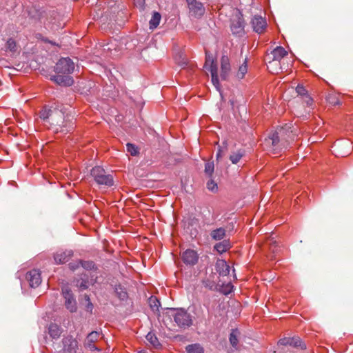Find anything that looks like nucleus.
Segmentation results:
<instances>
[{
  "label": "nucleus",
  "mask_w": 353,
  "mask_h": 353,
  "mask_svg": "<svg viewBox=\"0 0 353 353\" xmlns=\"http://www.w3.org/2000/svg\"><path fill=\"white\" fill-rule=\"evenodd\" d=\"M253 30L257 33H262L267 27V22L265 18L255 15L252 19Z\"/></svg>",
  "instance_id": "dca6fc26"
},
{
  "label": "nucleus",
  "mask_w": 353,
  "mask_h": 353,
  "mask_svg": "<svg viewBox=\"0 0 353 353\" xmlns=\"http://www.w3.org/2000/svg\"><path fill=\"white\" fill-rule=\"evenodd\" d=\"M210 236L212 239L219 241L223 239L225 236V230L223 228H219L211 232Z\"/></svg>",
  "instance_id": "5701e85b"
},
{
  "label": "nucleus",
  "mask_w": 353,
  "mask_h": 353,
  "mask_svg": "<svg viewBox=\"0 0 353 353\" xmlns=\"http://www.w3.org/2000/svg\"><path fill=\"white\" fill-rule=\"evenodd\" d=\"M63 350L68 353H76L78 349V342L72 336H68L63 339Z\"/></svg>",
  "instance_id": "2eb2a0df"
},
{
  "label": "nucleus",
  "mask_w": 353,
  "mask_h": 353,
  "mask_svg": "<svg viewBox=\"0 0 353 353\" xmlns=\"http://www.w3.org/2000/svg\"><path fill=\"white\" fill-rule=\"evenodd\" d=\"M149 305L153 312H159L161 307L159 300L154 296H152L148 299Z\"/></svg>",
  "instance_id": "bb28decb"
},
{
  "label": "nucleus",
  "mask_w": 353,
  "mask_h": 353,
  "mask_svg": "<svg viewBox=\"0 0 353 353\" xmlns=\"http://www.w3.org/2000/svg\"><path fill=\"white\" fill-rule=\"evenodd\" d=\"M223 150L221 149V148L220 146H219V148H218V151L216 152V159H219L220 158H221L222 155H223Z\"/></svg>",
  "instance_id": "49530a36"
},
{
  "label": "nucleus",
  "mask_w": 353,
  "mask_h": 353,
  "mask_svg": "<svg viewBox=\"0 0 353 353\" xmlns=\"http://www.w3.org/2000/svg\"><path fill=\"white\" fill-rule=\"evenodd\" d=\"M81 265L80 260L74 263H70L69 267L72 270H75Z\"/></svg>",
  "instance_id": "a19ab883"
},
{
  "label": "nucleus",
  "mask_w": 353,
  "mask_h": 353,
  "mask_svg": "<svg viewBox=\"0 0 353 353\" xmlns=\"http://www.w3.org/2000/svg\"><path fill=\"white\" fill-rule=\"evenodd\" d=\"M6 48L10 52H14L17 51V44L14 39H9L6 42Z\"/></svg>",
  "instance_id": "f704fd0d"
},
{
  "label": "nucleus",
  "mask_w": 353,
  "mask_h": 353,
  "mask_svg": "<svg viewBox=\"0 0 353 353\" xmlns=\"http://www.w3.org/2000/svg\"><path fill=\"white\" fill-rule=\"evenodd\" d=\"M89 281L85 279H82L79 283H78V286L81 290H86L89 287Z\"/></svg>",
  "instance_id": "4c0bfd02"
},
{
  "label": "nucleus",
  "mask_w": 353,
  "mask_h": 353,
  "mask_svg": "<svg viewBox=\"0 0 353 353\" xmlns=\"http://www.w3.org/2000/svg\"><path fill=\"white\" fill-rule=\"evenodd\" d=\"M288 345L297 347H300L301 349H305L306 346L303 344L301 340V339L298 336L294 337H289V343Z\"/></svg>",
  "instance_id": "cd10ccee"
},
{
  "label": "nucleus",
  "mask_w": 353,
  "mask_h": 353,
  "mask_svg": "<svg viewBox=\"0 0 353 353\" xmlns=\"http://www.w3.org/2000/svg\"><path fill=\"white\" fill-rule=\"evenodd\" d=\"M63 296L65 299V306L70 312H75L77 309V301L71 290L65 287L62 289Z\"/></svg>",
  "instance_id": "1a4fd4ad"
},
{
  "label": "nucleus",
  "mask_w": 353,
  "mask_h": 353,
  "mask_svg": "<svg viewBox=\"0 0 353 353\" xmlns=\"http://www.w3.org/2000/svg\"><path fill=\"white\" fill-rule=\"evenodd\" d=\"M343 145H345V146H347L349 148V149H350V143H349V141H345L343 143ZM350 150H348L347 152H341L340 153V155L344 157V156H346V155H348L350 154Z\"/></svg>",
  "instance_id": "c03bdc74"
},
{
  "label": "nucleus",
  "mask_w": 353,
  "mask_h": 353,
  "mask_svg": "<svg viewBox=\"0 0 353 353\" xmlns=\"http://www.w3.org/2000/svg\"><path fill=\"white\" fill-rule=\"evenodd\" d=\"M74 70V62L68 57L61 58L55 65L54 70L57 74H68L72 73Z\"/></svg>",
  "instance_id": "0eeeda50"
},
{
  "label": "nucleus",
  "mask_w": 353,
  "mask_h": 353,
  "mask_svg": "<svg viewBox=\"0 0 353 353\" xmlns=\"http://www.w3.org/2000/svg\"><path fill=\"white\" fill-rule=\"evenodd\" d=\"M85 299L88 302L90 301V298H89V296L88 295H85Z\"/></svg>",
  "instance_id": "8fccbe9b"
},
{
  "label": "nucleus",
  "mask_w": 353,
  "mask_h": 353,
  "mask_svg": "<svg viewBox=\"0 0 353 353\" xmlns=\"http://www.w3.org/2000/svg\"><path fill=\"white\" fill-rule=\"evenodd\" d=\"M81 266H82L85 270H92L96 268L95 264L92 261H82L80 260Z\"/></svg>",
  "instance_id": "2f4dec72"
},
{
  "label": "nucleus",
  "mask_w": 353,
  "mask_h": 353,
  "mask_svg": "<svg viewBox=\"0 0 353 353\" xmlns=\"http://www.w3.org/2000/svg\"><path fill=\"white\" fill-rule=\"evenodd\" d=\"M327 100L330 103H332L334 105L339 104V101L338 100L335 101L333 97L330 96Z\"/></svg>",
  "instance_id": "a18cd8bd"
},
{
  "label": "nucleus",
  "mask_w": 353,
  "mask_h": 353,
  "mask_svg": "<svg viewBox=\"0 0 353 353\" xmlns=\"http://www.w3.org/2000/svg\"><path fill=\"white\" fill-rule=\"evenodd\" d=\"M188 353H204V348L199 343H193L185 347Z\"/></svg>",
  "instance_id": "b1692460"
},
{
  "label": "nucleus",
  "mask_w": 353,
  "mask_h": 353,
  "mask_svg": "<svg viewBox=\"0 0 353 353\" xmlns=\"http://www.w3.org/2000/svg\"><path fill=\"white\" fill-rule=\"evenodd\" d=\"M57 121H59L60 122V124H52V125L57 127V131L60 130L61 132H69L71 129L73 128L72 125L68 127V117L65 116L64 112L61 121H60V119L59 117H57Z\"/></svg>",
  "instance_id": "aec40b11"
},
{
  "label": "nucleus",
  "mask_w": 353,
  "mask_h": 353,
  "mask_svg": "<svg viewBox=\"0 0 353 353\" xmlns=\"http://www.w3.org/2000/svg\"><path fill=\"white\" fill-rule=\"evenodd\" d=\"M48 332L52 339H58L61 336V329L57 324L51 323L48 327Z\"/></svg>",
  "instance_id": "4be33fe9"
},
{
  "label": "nucleus",
  "mask_w": 353,
  "mask_h": 353,
  "mask_svg": "<svg viewBox=\"0 0 353 353\" xmlns=\"http://www.w3.org/2000/svg\"><path fill=\"white\" fill-rule=\"evenodd\" d=\"M289 337H285L279 340V344L281 345H288Z\"/></svg>",
  "instance_id": "37998d69"
},
{
  "label": "nucleus",
  "mask_w": 353,
  "mask_h": 353,
  "mask_svg": "<svg viewBox=\"0 0 353 353\" xmlns=\"http://www.w3.org/2000/svg\"><path fill=\"white\" fill-rule=\"evenodd\" d=\"M214 163L211 162L206 163L205 165V172L206 174L211 176L214 172Z\"/></svg>",
  "instance_id": "c9c22d12"
},
{
  "label": "nucleus",
  "mask_w": 353,
  "mask_h": 353,
  "mask_svg": "<svg viewBox=\"0 0 353 353\" xmlns=\"http://www.w3.org/2000/svg\"><path fill=\"white\" fill-rule=\"evenodd\" d=\"M182 260L187 265H194L199 260L197 252L193 250L188 249L182 254Z\"/></svg>",
  "instance_id": "f8f14e48"
},
{
  "label": "nucleus",
  "mask_w": 353,
  "mask_h": 353,
  "mask_svg": "<svg viewBox=\"0 0 353 353\" xmlns=\"http://www.w3.org/2000/svg\"><path fill=\"white\" fill-rule=\"evenodd\" d=\"M26 279L31 288L38 287L41 283V272L39 270H32L26 274Z\"/></svg>",
  "instance_id": "ddd939ff"
},
{
  "label": "nucleus",
  "mask_w": 353,
  "mask_h": 353,
  "mask_svg": "<svg viewBox=\"0 0 353 353\" xmlns=\"http://www.w3.org/2000/svg\"><path fill=\"white\" fill-rule=\"evenodd\" d=\"M273 68H274V69H275V68H279V71H280L281 70H282V68H281V64H280V63H279V65L278 66H277L276 65H274L273 66Z\"/></svg>",
  "instance_id": "09e8293b"
},
{
  "label": "nucleus",
  "mask_w": 353,
  "mask_h": 353,
  "mask_svg": "<svg viewBox=\"0 0 353 353\" xmlns=\"http://www.w3.org/2000/svg\"><path fill=\"white\" fill-rule=\"evenodd\" d=\"M210 62V65L209 68V70L211 74L212 77V82L214 87L216 88L217 90H220V84L218 78V67L216 62H214V58L212 56H210L208 54H206V61H205V66L208 63Z\"/></svg>",
  "instance_id": "6e6552de"
},
{
  "label": "nucleus",
  "mask_w": 353,
  "mask_h": 353,
  "mask_svg": "<svg viewBox=\"0 0 353 353\" xmlns=\"http://www.w3.org/2000/svg\"><path fill=\"white\" fill-rule=\"evenodd\" d=\"M186 2L191 14L195 17H200L203 15L205 8L202 3L196 0H186Z\"/></svg>",
  "instance_id": "9b49d317"
},
{
  "label": "nucleus",
  "mask_w": 353,
  "mask_h": 353,
  "mask_svg": "<svg viewBox=\"0 0 353 353\" xmlns=\"http://www.w3.org/2000/svg\"><path fill=\"white\" fill-rule=\"evenodd\" d=\"M91 176L99 185L111 187L114 185L112 175L108 174L102 167L95 166L90 172Z\"/></svg>",
  "instance_id": "7ed1b4c3"
},
{
  "label": "nucleus",
  "mask_w": 353,
  "mask_h": 353,
  "mask_svg": "<svg viewBox=\"0 0 353 353\" xmlns=\"http://www.w3.org/2000/svg\"><path fill=\"white\" fill-rule=\"evenodd\" d=\"M248 72V61L245 59L243 63L239 67L238 71L235 76L238 79H242L244 78L245 74Z\"/></svg>",
  "instance_id": "393cba45"
},
{
  "label": "nucleus",
  "mask_w": 353,
  "mask_h": 353,
  "mask_svg": "<svg viewBox=\"0 0 353 353\" xmlns=\"http://www.w3.org/2000/svg\"><path fill=\"white\" fill-rule=\"evenodd\" d=\"M231 71L230 59L227 55H223L221 59V78L227 80Z\"/></svg>",
  "instance_id": "4468645a"
},
{
  "label": "nucleus",
  "mask_w": 353,
  "mask_h": 353,
  "mask_svg": "<svg viewBox=\"0 0 353 353\" xmlns=\"http://www.w3.org/2000/svg\"><path fill=\"white\" fill-rule=\"evenodd\" d=\"M243 156V152H241V150H239L236 152L232 153L230 156V160L232 161V163L233 164H236L240 161V159L242 158Z\"/></svg>",
  "instance_id": "7c9ffc66"
},
{
  "label": "nucleus",
  "mask_w": 353,
  "mask_h": 353,
  "mask_svg": "<svg viewBox=\"0 0 353 353\" xmlns=\"http://www.w3.org/2000/svg\"><path fill=\"white\" fill-rule=\"evenodd\" d=\"M238 334L239 331L237 329H233L230 334L229 340L232 347H236L238 345Z\"/></svg>",
  "instance_id": "c756f323"
},
{
  "label": "nucleus",
  "mask_w": 353,
  "mask_h": 353,
  "mask_svg": "<svg viewBox=\"0 0 353 353\" xmlns=\"http://www.w3.org/2000/svg\"><path fill=\"white\" fill-rule=\"evenodd\" d=\"M216 270L220 276H228L230 271V265L225 260L219 259L215 265Z\"/></svg>",
  "instance_id": "6ab92c4d"
},
{
  "label": "nucleus",
  "mask_w": 353,
  "mask_h": 353,
  "mask_svg": "<svg viewBox=\"0 0 353 353\" xmlns=\"http://www.w3.org/2000/svg\"><path fill=\"white\" fill-rule=\"evenodd\" d=\"M138 353H145V352H139Z\"/></svg>",
  "instance_id": "603ef678"
},
{
  "label": "nucleus",
  "mask_w": 353,
  "mask_h": 353,
  "mask_svg": "<svg viewBox=\"0 0 353 353\" xmlns=\"http://www.w3.org/2000/svg\"><path fill=\"white\" fill-rule=\"evenodd\" d=\"M170 316L181 328H187L192 325V316L183 308H170Z\"/></svg>",
  "instance_id": "f03ea898"
},
{
  "label": "nucleus",
  "mask_w": 353,
  "mask_h": 353,
  "mask_svg": "<svg viewBox=\"0 0 353 353\" xmlns=\"http://www.w3.org/2000/svg\"><path fill=\"white\" fill-rule=\"evenodd\" d=\"M50 79L57 84L63 86H70L72 85L74 81L72 77L68 74H57L52 76Z\"/></svg>",
  "instance_id": "f3484780"
},
{
  "label": "nucleus",
  "mask_w": 353,
  "mask_h": 353,
  "mask_svg": "<svg viewBox=\"0 0 353 353\" xmlns=\"http://www.w3.org/2000/svg\"><path fill=\"white\" fill-rule=\"evenodd\" d=\"M231 247V243L229 240H223L221 242H219L216 243L214 245V249L219 252V253H223L226 252L228 250H229Z\"/></svg>",
  "instance_id": "412c9836"
},
{
  "label": "nucleus",
  "mask_w": 353,
  "mask_h": 353,
  "mask_svg": "<svg viewBox=\"0 0 353 353\" xmlns=\"http://www.w3.org/2000/svg\"><path fill=\"white\" fill-rule=\"evenodd\" d=\"M101 336V333L97 331H93L89 333L85 339L84 347L90 351H101V349L98 348L94 343L97 342Z\"/></svg>",
  "instance_id": "9d476101"
},
{
  "label": "nucleus",
  "mask_w": 353,
  "mask_h": 353,
  "mask_svg": "<svg viewBox=\"0 0 353 353\" xmlns=\"http://www.w3.org/2000/svg\"><path fill=\"white\" fill-rule=\"evenodd\" d=\"M245 21L241 12H239L231 19L230 29L234 35L241 37L244 34Z\"/></svg>",
  "instance_id": "39448f33"
},
{
  "label": "nucleus",
  "mask_w": 353,
  "mask_h": 353,
  "mask_svg": "<svg viewBox=\"0 0 353 353\" xmlns=\"http://www.w3.org/2000/svg\"><path fill=\"white\" fill-rule=\"evenodd\" d=\"M288 54V52L285 50L284 48L281 46H278L275 48L270 53L269 56V59H270L267 63V67L268 70L272 73H278L279 72V68H273L274 65L277 66L279 65L280 61L285 57Z\"/></svg>",
  "instance_id": "20e7f679"
},
{
  "label": "nucleus",
  "mask_w": 353,
  "mask_h": 353,
  "mask_svg": "<svg viewBox=\"0 0 353 353\" xmlns=\"http://www.w3.org/2000/svg\"><path fill=\"white\" fill-rule=\"evenodd\" d=\"M296 91L299 95H301L302 97H305L306 95H307V90L303 85H299L296 88Z\"/></svg>",
  "instance_id": "58836bf2"
},
{
  "label": "nucleus",
  "mask_w": 353,
  "mask_h": 353,
  "mask_svg": "<svg viewBox=\"0 0 353 353\" xmlns=\"http://www.w3.org/2000/svg\"><path fill=\"white\" fill-rule=\"evenodd\" d=\"M230 292V290H229L228 292H224V294H228Z\"/></svg>",
  "instance_id": "3c124183"
},
{
  "label": "nucleus",
  "mask_w": 353,
  "mask_h": 353,
  "mask_svg": "<svg viewBox=\"0 0 353 353\" xmlns=\"http://www.w3.org/2000/svg\"><path fill=\"white\" fill-rule=\"evenodd\" d=\"M291 128L285 125L284 128H281L278 130L271 133L268 139H265L267 144H271L274 150H281L283 148L287 147L288 141H285L284 134L287 132Z\"/></svg>",
  "instance_id": "f257e3e1"
},
{
  "label": "nucleus",
  "mask_w": 353,
  "mask_h": 353,
  "mask_svg": "<svg viewBox=\"0 0 353 353\" xmlns=\"http://www.w3.org/2000/svg\"><path fill=\"white\" fill-rule=\"evenodd\" d=\"M73 255L72 250L58 251L54 255V259L57 264H63L68 262Z\"/></svg>",
  "instance_id": "a211bd4d"
},
{
  "label": "nucleus",
  "mask_w": 353,
  "mask_h": 353,
  "mask_svg": "<svg viewBox=\"0 0 353 353\" xmlns=\"http://www.w3.org/2000/svg\"><path fill=\"white\" fill-rule=\"evenodd\" d=\"M146 339L147 341L154 347H159L161 346V343L159 341L158 338L155 335L154 333L150 332L146 335Z\"/></svg>",
  "instance_id": "a878e982"
},
{
  "label": "nucleus",
  "mask_w": 353,
  "mask_h": 353,
  "mask_svg": "<svg viewBox=\"0 0 353 353\" xmlns=\"http://www.w3.org/2000/svg\"><path fill=\"white\" fill-rule=\"evenodd\" d=\"M207 188L212 192H216L218 189L217 184L213 180H210L207 183Z\"/></svg>",
  "instance_id": "e433bc0d"
},
{
  "label": "nucleus",
  "mask_w": 353,
  "mask_h": 353,
  "mask_svg": "<svg viewBox=\"0 0 353 353\" xmlns=\"http://www.w3.org/2000/svg\"><path fill=\"white\" fill-rule=\"evenodd\" d=\"M86 307H87V310H88V311L92 312V309H93V305H92V303L90 301L88 302V304H87V305H86Z\"/></svg>",
  "instance_id": "de8ad7c7"
},
{
  "label": "nucleus",
  "mask_w": 353,
  "mask_h": 353,
  "mask_svg": "<svg viewBox=\"0 0 353 353\" xmlns=\"http://www.w3.org/2000/svg\"><path fill=\"white\" fill-rule=\"evenodd\" d=\"M115 292H116L117 296L119 299H121L122 301L127 299L128 293L120 286L118 288H116Z\"/></svg>",
  "instance_id": "473e14b6"
},
{
  "label": "nucleus",
  "mask_w": 353,
  "mask_h": 353,
  "mask_svg": "<svg viewBox=\"0 0 353 353\" xmlns=\"http://www.w3.org/2000/svg\"><path fill=\"white\" fill-rule=\"evenodd\" d=\"M126 149L128 152H129L132 156H136L139 153L137 147L132 143H128L126 144Z\"/></svg>",
  "instance_id": "72a5a7b5"
},
{
  "label": "nucleus",
  "mask_w": 353,
  "mask_h": 353,
  "mask_svg": "<svg viewBox=\"0 0 353 353\" xmlns=\"http://www.w3.org/2000/svg\"><path fill=\"white\" fill-rule=\"evenodd\" d=\"M303 99L307 105L310 106L312 105V99L308 94L305 97H303Z\"/></svg>",
  "instance_id": "79ce46f5"
},
{
  "label": "nucleus",
  "mask_w": 353,
  "mask_h": 353,
  "mask_svg": "<svg viewBox=\"0 0 353 353\" xmlns=\"http://www.w3.org/2000/svg\"><path fill=\"white\" fill-rule=\"evenodd\" d=\"M134 3L136 7L143 10L145 6V0H134Z\"/></svg>",
  "instance_id": "ea45409f"
},
{
  "label": "nucleus",
  "mask_w": 353,
  "mask_h": 353,
  "mask_svg": "<svg viewBox=\"0 0 353 353\" xmlns=\"http://www.w3.org/2000/svg\"><path fill=\"white\" fill-rule=\"evenodd\" d=\"M161 18V14L157 12H154L152 16L151 19L150 20V22H149L150 28L151 29L156 28L160 23Z\"/></svg>",
  "instance_id": "c85d7f7f"
},
{
  "label": "nucleus",
  "mask_w": 353,
  "mask_h": 353,
  "mask_svg": "<svg viewBox=\"0 0 353 353\" xmlns=\"http://www.w3.org/2000/svg\"><path fill=\"white\" fill-rule=\"evenodd\" d=\"M63 117V111L54 108V110L44 108L40 112V117L43 120H49L50 124H60L59 121H57V117L60 119L61 121Z\"/></svg>",
  "instance_id": "423d86ee"
}]
</instances>
